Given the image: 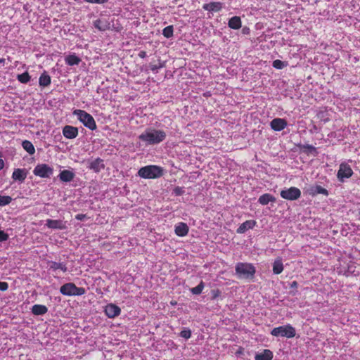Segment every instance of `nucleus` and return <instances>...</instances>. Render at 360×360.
Listing matches in <instances>:
<instances>
[{"label": "nucleus", "mask_w": 360, "mask_h": 360, "mask_svg": "<svg viewBox=\"0 0 360 360\" xmlns=\"http://www.w3.org/2000/svg\"><path fill=\"white\" fill-rule=\"evenodd\" d=\"M48 266L49 269L53 271H56L57 270H60L63 272H66L68 271V268L66 264L63 262H56L53 261L48 262Z\"/></svg>", "instance_id": "nucleus-17"}, {"label": "nucleus", "mask_w": 360, "mask_h": 360, "mask_svg": "<svg viewBox=\"0 0 360 360\" xmlns=\"http://www.w3.org/2000/svg\"><path fill=\"white\" fill-rule=\"evenodd\" d=\"M204 287H205L204 282L202 281H201L197 286L191 289V292L193 295H200L202 292Z\"/></svg>", "instance_id": "nucleus-32"}, {"label": "nucleus", "mask_w": 360, "mask_h": 360, "mask_svg": "<svg viewBox=\"0 0 360 360\" xmlns=\"http://www.w3.org/2000/svg\"><path fill=\"white\" fill-rule=\"evenodd\" d=\"M17 79L20 83L27 84L30 81L31 77L27 72H25L22 74L18 75Z\"/></svg>", "instance_id": "nucleus-30"}, {"label": "nucleus", "mask_w": 360, "mask_h": 360, "mask_svg": "<svg viewBox=\"0 0 360 360\" xmlns=\"http://www.w3.org/2000/svg\"><path fill=\"white\" fill-rule=\"evenodd\" d=\"M51 77L46 72L41 75L39 79V84L41 86H47L51 84Z\"/></svg>", "instance_id": "nucleus-28"}, {"label": "nucleus", "mask_w": 360, "mask_h": 360, "mask_svg": "<svg viewBox=\"0 0 360 360\" xmlns=\"http://www.w3.org/2000/svg\"><path fill=\"white\" fill-rule=\"evenodd\" d=\"M149 67L151 71L156 72L158 70L162 68L163 65L160 63L159 64L150 63Z\"/></svg>", "instance_id": "nucleus-37"}, {"label": "nucleus", "mask_w": 360, "mask_h": 360, "mask_svg": "<svg viewBox=\"0 0 360 360\" xmlns=\"http://www.w3.org/2000/svg\"><path fill=\"white\" fill-rule=\"evenodd\" d=\"M47 311L48 308L42 304H34L32 308V312L34 315H44Z\"/></svg>", "instance_id": "nucleus-27"}, {"label": "nucleus", "mask_w": 360, "mask_h": 360, "mask_svg": "<svg viewBox=\"0 0 360 360\" xmlns=\"http://www.w3.org/2000/svg\"><path fill=\"white\" fill-rule=\"evenodd\" d=\"M162 34L165 37L169 39L173 37L174 35V27L173 25H169L165 27L162 30Z\"/></svg>", "instance_id": "nucleus-31"}, {"label": "nucleus", "mask_w": 360, "mask_h": 360, "mask_svg": "<svg viewBox=\"0 0 360 360\" xmlns=\"http://www.w3.org/2000/svg\"><path fill=\"white\" fill-rule=\"evenodd\" d=\"M46 226L51 229L64 230L67 228L66 223L62 220L48 219L46 222Z\"/></svg>", "instance_id": "nucleus-12"}, {"label": "nucleus", "mask_w": 360, "mask_h": 360, "mask_svg": "<svg viewBox=\"0 0 360 360\" xmlns=\"http://www.w3.org/2000/svg\"><path fill=\"white\" fill-rule=\"evenodd\" d=\"M353 170L351 167L346 162L340 165L337 176L339 181L343 182L345 179H349L353 175Z\"/></svg>", "instance_id": "nucleus-9"}, {"label": "nucleus", "mask_w": 360, "mask_h": 360, "mask_svg": "<svg viewBox=\"0 0 360 360\" xmlns=\"http://www.w3.org/2000/svg\"><path fill=\"white\" fill-rule=\"evenodd\" d=\"M94 25L100 31H105L110 29V24L106 20L98 19L94 22Z\"/></svg>", "instance_id": "nucleus-21"}, {"label": "nucleus", "mask_w": 360, "mask_h": 360, "mask_svg": "<svg viewBox=\"0 0 360 360\" xmlns=\"http://www.w3.org/2000/svg\"><path fill=\"white\" fill-rule=\"evenodd\" d=\"M28 174V170L27 169L17 168L14 169L11 178L14 181H18L22 184L25 181Z\"/></svg>", "instance_id": "nucleus-10"}, {"label": "nucleus", "mask_w": 360, "mask_h": 360, "mask_svg": "<svg viewBox=\"0 0 360 360\" xmlns=\"http://www.w3.org/2000/svg\"><path fill=\"white\" fill-rule=\"evenodd\" d=\"M287 122L285 120L282 118H275L270 122L271 129L274 131H281L287 127Z\"/></svg>", "instance_id": "nucleus-14"}, {"label": "nucleus", "mask_w": 360, "mask_h": 360, "mask_svg": "<svg viewBox=\"0 0 360 360\" xmlns=\"http://www.w3.org/2000/svg\"><path fill=\"white\" fill-rule=\"evenodd\" d=\"M104 167L103 160L99 158L91 162L89 165V169L95 172H99L101 169H104Z\"/></svg>", "instance_id": "nucleus-19"}, {"label": "nucleus", "mask_w": 360, "mask_h": 360, "mask_svg": "<svg viewBox=\"0 0 360 360\" xmlns=\"http://www.w3.org/2000/svg\"><path fill=\"white\" fill-rule=\"evenodd\" d=\"M228 25L230 28L233 30H238L241 27L242 22L240 18L238 16H233L229 20Z\"/></svg>", "instance_id": "nucleus-25"}, {"label": "nucleus", "mask_w": 360, "mask_h": 360, "mask_svg": "<svg viewBox=\"0 0 360 360\" xmlns=\"http://www.w3.org/2000/svg\"><path fill=\"white\" fill-rule=\"evenodd\" d=\"M174 192L176 195H181L184 193V190L182 188L177 186L174 188Z\"/></svg>", "instance_id": "nucleus-41"}, {"label": "nucleus", "mask_w": 360, "mask_h": 360, "mask_svg": "<svg viewBox=\"0 0 360 360\" xmlns=\"http://www.w3.org/2000/svg\"><path fill=\"white\" fill-rule=\"evenodd\" d=\"M78 129L71 125H65L63 129V136L68 139H72L78 136Z\"/></svg>", "instance_id": "nucleus-13"}, {"label": "nucleus", "mask_w": 360, "mask_h": 360, "mask_svg": "<svg viewBox=\"0 0 360 360\" xmlns=\"http://www.w3.org/2000/svg\"><path fill=\"white\" fill-rule=\"evenodd\" d=\"M189 229L186 223L180 222L175 226L174 232L176 236L180 237L186 236L188 233Z\"/></svg>", "instance_id": "nucleus-16"}, {"label": "nucleus", "mask_w": 360, "mask_h": 360, "mask_svg": "<svg viewBox=\"0 0 360 360\" xmlns=\"http://www.w3.org/2000/svg\"><path fill=\"white\" fill-rule=\"evenodd\" d=\"M271 334L274 337H285L287 338H292L296 335V330L294 327L290 324L278 326L273 328Z\"/></svg>", "instance_id": "nucleus-6"}, {"label": "nucleus", "mask_w": 360, "mask_h": 360, "mask_svg": "<svg viewBox=\"0 0 360 360\" xmlns=\"http://www.w3.org/2000/svg\"><path fill=\"white\" fill-rule=\"evenodd\" d=\"M236 274L238 278L241 279H250L252 280L255 277L256 273V269L255 266L251 263L247 262H238L236 264Z\"/></svg>", "instance_id": "nucleus-2"}, {"label": "nucleus", "mask_w": 360, "mask_h": 360, "mask_svg": "<svg viewBox=\"0 0 360 360\" xmlns=\"http://www.w3.org/2000/svg\"><path fill=\"white\" fill-rule=\"evenodd\" d=\"M86 218V215L84 214H78L75 216V219L77 220L82 221Z\"/></svg>", "instance_id": "nucleus-42"}, {"label": "nucleus", "mask_w": 360, "mask_h": 360, "mask_svg": "<svg viewBox=\"0 0 360 360\" xmlns=\"http://www.w3.org/2000/svg\"><path fill=\"white\" fill-rule=\"evenodd\" d=\"M8 238V235L3 231H0V242L6 241Z\"/></svg>", "instance_id": "nucleus-39"}, {"label": "nucleus", "mask_w": 360, "mask_h": 360, "mask_svg": "<svg viewBox=\"0 0 360 360\" xmlns=\"http://www.w3.org/2000/svg\"><path fill=\"white\" fill-rule=\"evenodd\" d=\"M139 56L141 58H145L147 56V53L145 51H141L139 53Z\"/></svg>", "instance_id": "nucleus-43"}, {"label": "nucleus", "mask_w": 360, "mask_h": 360, "mask_svg": "<svg viewBox=\"0 0 360 360\" xmlns=\"http://www.w3.org/2000/svg\"><path fill=\"white\" fill-rule=\"evenodd\" d=\"M359 220H360V212H359Z\"/></svg>", "instance_id": "nucleus-48"}, {"label": "nucleus", "mask_w": 360, "mask_h": 360, "mask_svg": "<svg viewBox=\"0 0 360 360\" xmlns=\"http://www.w3.org/2000/svg\"><path fill=\"white\" fill-rule=\"evenodd\" d=\"M180 336L185 339H188L191 337V330L190 329H184L181 331Z\"/></svg>", "instance_id": "nucleus-36"}, {"label": "nucleus", "mask_w": 360, "mask_h": 360, "mask_svg": "<svg viewBox=\"0 0 360 360\" xmlns=\"http://www.w3.org/2000/svg\"><path fill=\"white\" fill-rule=\"evenodd\" d=\"M73 114L77 117V119L90 130L96 129V123L91 115L83 110H75Z\"/></svg>", "instance_id": "nucleus-4"}, {"label": "nucleus", "mask_w": 360, "mask_h": 360, "mask_svg": "<svg viewBox=\"0 0 360 360\" xmlns=\"http://www.w3.org/2000/svg\"><path fill=\"white\" fill-rule=\"evenodd\" d=\"M222 3L221 2H211L209 4H205L202 6V8L205 11L210 12H219L222 9Z\"/></svg>", "instance_id": "nucleus-18"}, {"label": "nucleus", "mask_w": 360, "mask_h": 360, "mask_svg": "<svg viewBox=\"0 0 360 360\" xmlns=\"http://www.w3.org/2000/svg\"><path fill=\"white\" fill-rule=\"evenodd\" d=\"M284 269L283 261L281 257H277L273 263V273L274 274H280L283 272Z\"/></svg>", "instance_id": "nucleus-23"}, {"label": "nucleus", "mask_w": 360, "mask_h": 360, "mask_svg": "<svg viewBox=\"0 0 360 360\" xmlns=\"http://www.w3.org/2000/svg\"><path fill=\"white\" fill-rule=\"evenodd\" d=\"M282 198L288 200H295L300 198L301 191L297 187H290L287 189L282 190L280 193Z\"/></svg>", "instance_id": "nucleus-8"}, {"label": "nucleus", "mask_w": 360, "mask_h": 360, "mask_svg": "<svg viewBox=\"0 0 360 360\" xmlns=\"http://www.w3.org/2000/svg\"><path fill=\"white\" fill-rule=\"evenodd\" d=\"M65 63L68 65L72 66L79 65L81 62V58L75 55V53L70 54L65 58Z\"/></svg>", "instance_id": "nucleus-26"}, {"label": "nucleus", "mask_w": 360, "mask_h": 360, "mask_svg": "<svg viewBox=\"0 0 360 360\" xmlns=\"http://www.w3.org/2000/svg\"><path fill=\"white\" fill-rule=\"evenodd\" d=\"M166 136L163 130L148 128L139 136V139L147 145H155L163 141Z\"/></svg>", "instance_id": "nucleus-1"}, {"label": "nucleus", "mask_w": 360, "mask_h": 360, "mask_svg": "<svg viewBox=\"0 0 360 360\" xmlns=\"http://www.w3.org/2000/svg\"><path fill=\"white\" fill-rule=\"evenodd\" d=\"M5 63V59L4 58H0V63H2L4 64Z\"/></svg>", "instance_id": "nucleus-46"}, {"label": "nucleus", "mask_w": 360, "mask_h": 360, "mask_svg": "<svg viewBox=\"0 0 360 360\" xmlns=\"http://www.w3.org/2000/svg\"><path fill=\"white\" fill-rule=\"evenodd\" d=\"M258 202L259 204H261L262 205H266L269 202H276V198L274 195H272L271 194L264 193L259 198Z\"/></svg>", "instance_id": "nucleus-22"}, {"label": "nucleus", "mask_w": 360, "mask_h": 360, "mask_svg": "<svg viewBox=\"0 0 360 360\" xmlns=\"http://www.w3.org/2000/svg\"><path fill=\"white\" fill-rule=\"evenodd\" d=\"M314 191L316 194H323L326 196L328 195V191L321 186H316L314 188Z\"/></svg>", "instance_id": "nucleus-34"}, {"label": "nucleus", "mask_w": 360, "mask_h": 360, "mask_svg": "<svg viewBox=\"0 0 360 360\" xmlns=\"http://www.w3.org/2000/svg\"><path fill=\"white\" fill-rule=\"evenodd\" d=\"M12 200V198L8 195H0V206L8 205Z\"/></svg>", "instance_id": "nucleus-33"}, {"label": "nucleus", "mask_w": 360, "mask_h": 360, "mask_svg": "<svg viewBox=\"0 0 360 360\" xmlns=\"http://www.w3.org/2000/svg\"><path fill=\"white\" fill-rule=\"evenodd\" d=\"M23 149L27 151L30 155H33L35 153V148L32 143L30 141L25 140L22 143Z\"/></svg>", "instance_id": "nucleus-29"}, {"label": "nucleus", "mask_w": 360, "mask_h": 360, "mask_svg": "<svg viewBox=\"0 0 360 360\" xmlns=\"http://www.w3.org/2000/svg\"><path fill=\"white\" fill-rule=\"evenodd\" d=\"M256 224L257 222L255 220H247L238 226L236 232L240 234L244 233L248 230L252 229Z\"/></svg>", "instance_id": "nucleus-15"}, {"label": "nucleus", "mask_w": 360, "mask_h": 360, "mask_svg": "<svg viewBox=\"0 0 360 360\" xmlns=\"http://www.w3.org/2000/svg\"><path fill=\"white\" fill-rule=\"evenodd\" d=\"M75 176V174L72 171L65 169L60 172L58 177L63 182H70L73 180Z\"/></svg>", "instance_id": "nucleus-20"}, {"label": "nucleus", "mask_w": 360, "mask_h": 360, "mask_svg": "<svg viewBox=\"0 0 360 360\" xmlns=\"http://www.w3.org/2000/svg\"><path fill=\"white\" fill-rule=\"evenodd\" d=\"M4 162L1 158H0V171L4 168Z\"/></svg>", "instance_id": "nucleus-44"}, {"label": "nucleus", "mask_w": 360, "mask_h": 360, "mask_svg": "<svg viewBox=\"0 0 360 360\" xmlns=\"http://www.w3.org/2000/svg\"><path fill=\"white\" fill-rule=\"evenodd\" d=\"M60 292L66 296H81L86 293L84 288L77 287L73 283H67L60 288Z\"/></svg>", "instance_id": "nucleus-5"}, {"label": "nucleus", "mask_w": 360, "mask_h": 360, "mask_svg": "<svg viewBox=\"0 0 360 360\" xmlns=\"http://www.w3.org/2000/svg\"><path fill=\"white\" fill-rule=\"evenodd\" d=\"M121 313V309L115 304H108L105 307V315L110 319L118 316Z\"/></svg>", "instance_id": "nucleus-11"}, {"label": "nucleus", "mask_w": 360, "mask_h": 360, "mask_svg": "<svg viewBox=\"0 0 360 360\" xmlns=\"http://www.w3.org/2000/svg\"><path fill=\"white\" fill-rule=\"evenodd\" d=\"M53 173V167L45 163L38 164L33 170V174L41 178H50Z\"/></svg>", "instance_id": "nucleus-7"}, {"label": "nucleus", "mask_w": 360, "mask_h": 360, "mask_svg": "<svg viewBox=\"0 0 360 360\" xmlns=\"http://www.w3.org/2000/svg\"><path fill=\"white\" fill-rule=\"evenodd\" d=\"M211 299L214 300L221 295V291L219 289H213L211 290Z\"/></svg>", "instance_id": "nucleus-38"}, {"label": "nucleus", "mask_w": 360, "mask_h": 360, "mask_svg": "<svg viewBox=\"0 0 360 360\" xmlns=\"http://www.w3.org/2000/svg\"><path fill=\"white\" fill-rule=\"evenodd\" d=\"M292 288H297V281H293L292 283H291V285H290Z\"/></svg>", "instance_id": "nucleus-45"}, {"label": "nucleus", "mask_w": 360, "mask_h": 360, "mask_svg": "<svg viewBox=\"0 0 360 360\" xmlns=\"http://www.w3.org/2000/svg\"><path fill=\"white\" fill-rule=\"evenodd\" d=\"M163 174V168L153 165L143 167L138 171V175L143 179H158Z\"/></svg>", "instance_id": "nucleus-3"}, {"label": "nucleus", "mask_w": 360, "mask_h": 360, "mask_svg": "<svg viewBox=\"0 0 360 360\" xmlns=\"http://www.w3.org/2000/svg\"><path fill=\"white\" fill-rule=\"evenodd\" d=\"M171 304H172V305H174V304H176V302H171Z\"/></svg>", "instance_id": "nucleus-47"}, {"label": "nucleus", "mask_w": 360, "mask_h": 360, "mask_svg": "<svg viewBox=\"0 0 360 360\" xmlns=\"http://www.w3.org/2000/svg\"><path fill=\"white\" fill-rule=\"evenodd\" d=\"M273 352L269 349H264L262 353L257 354L255 360H272Z\"/></svg>", "instance_id": "nucleus-24"}, {"label": "nucleus", "mask_w": 360, "mask_h": 360, "mask_svg": "<svg viewBox=\"0 0 360 360\" xmlns=\"http://www.w3.org/2000/svg\"><path fill=\"white\" fill-rule=\"evenodd\" d=\"M8 288V284L4 281H0V290L6 291Z\"/></svg>", "instance_id": "nucleus-40"}, {"label": "nucleus", "mask_w": 360, "mask_h": 360, "mask_svg": "<svg viewBox=\"0 0 360 360\" xmlns=\"http://www.w3.org/2000/svg\"><path fill=\"white\" fill-rule=\"evenodd\" d=\"M272 65L276 69H283L285 67V63L281 60H275L273 61Z\"/></svg>", "instance_id": "nucleus-35"}]
</instances>
